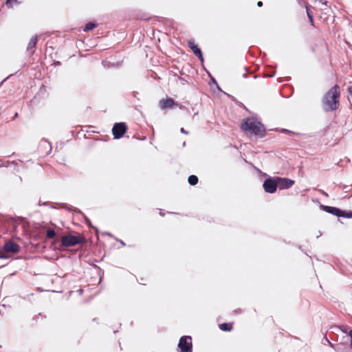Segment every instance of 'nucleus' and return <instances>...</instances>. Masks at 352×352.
Returning a JSON list of instances; mask_svg holds the SVG:
<instances>
[{"mask_svg":"<svg viewBox=\"0 0 352 352\" xmlns=\"http://www.w3.org/2000/svg\"><path fill=\"white\" fill-rule=\"evenodd\" d=\"M340 96V87L338 85L330 89L324 96L322 104L325 111L336 110L339 106Z\"/></svg>","mask_w":352,"mask_h":352,"instance_id":"1","label":"nucleus"},{"mask_svg":"<svg viewBox=\"0 0 352 352\" xmlns=\"http://www.w3.org/2000/svg\"><path fill=\"white\" fill-rule=\"evenodd\" d=\"M241 129L245 132L263 138L265 133L263 124L254 118H248L241 124Z\"/></svg>","mask_w":352,"mask_h":352,"instance_id":"2","label":"nucleus"},{"mask_svg":"<svg viewBox=\"0 0 352 352\" xmlns=\"http://www.w3.org/2000/svg\"><path fill=\"white\" fill-rule=\"evenodd\" d=\"M178 347L180 352H192V341L190 336H182L179 341Z\"/></svg>","mask_w":352,"mask_h":352,"instance_id":"3","label":"nucleus"},{"mask_svg":"<svg viewBox=\"0 0 352 352\" xmlns=\"http://www.w3.org/2000/svg\"><path fill=\"white\" fill-rule=\"evenodd\" d=\"M127 130V126L124 122L116 123L112 128V133L115 139L121 138Z\"/></svg>","mask_w":352,"mask_h":352,"instance_id":"4","label":"nucleus"},{"mask_svg":"<svg viewBox=\"0 0 352 352\" xmlns=\"http://www.w3.org/2000/svg\"><path fill=\"white\" fill-rule=\"evenodd\" d=\"M82 242V239L74 235L63 236L61 239V243L63 246L71 247L79 244Z\"/></svg>","mask_w":352,"mask_h":352,"instance_id":"5","label":"nucleus"},{"mask_svg":"<svg viewBox=\"0 0 352 352\" xmlns=\"http://www.w3.org/2000/svg\"><path fill=\"white\" fill-rule=\"evenodd\" d=\"M263 188L266 192L274 193L278 188L276 177L274 179L268 178L265 179L263 184Z\"/></svg>","mask_w":352,"mask_h":352,"instance_id":"6","label":"nucleus"},{"mask_svg":"<svg viewBox=\"0 0 352 352\" xmlns=\"http://www.w3.org/2000/svg\"><path fill=\"white\" fill-rule=\"evenodd\" d=\"M276 179L278 188L281 190L289 188L294 184V181L291 179L276 177Z\"/></svg>","mask_w":352,"mask_h":352,"instance_id":"7","label":"nucleus"},{"mask_svg":"<svg viewBox=\"0 0 352 352\" xmlns=\"http://www.w3.org/2000/svg\"><path fill=\"white\" fill-rule=\"evenodd\" d=\"M20 246L15 242L9 241L3 245V250L6 252L17 253L20 251Z\"/></svg>","mask_w":352,"mask_h":352,"instance_id":"8","label":"nucleus"},{"mask_svg":"<svg viewBox=\"0 0 352 352\" xmlns=\"http://www.w3.org/2000/svg\"><path fill=\"white\" fill-rule=\"evenodd\" d=\"M188 47L192 50L193 53L199 58L200 61H204V58L201 50L195 44L193 41L188 42Z\"/></svg>","mask_w":352,"mask_h":352,"instance_id":"9","label":"nucleus"},{"mask_svg":"<svg viewBox=\"0 0 352 352\" xmlns=\"http://www.w3.org/2000/svg\"><path fill=\"white\" fill-rule=\"evenodd\" d=\"M322 208L323 210L334 216L340 217V215H342V210L338 208L328 206H322Z\"/></svg>","mask_w":352,"mask_h":352,"instance_id":"10","label":"nucleus"},{"mask_svg":"<svg viewBox=\"0 0 352 352\" xmlns=\"http://www.w3.org/2000/svg\"><path fill=\"white\" fill-rule=\"evenodd\" d=\"M37 41H38V36H34L31 38L30 41H29V43L28 44L26 50H27V52L29 53V54L30 56H32L34 52V49L35 48V47L36 45Z\"/></svg>","mask_w":352,"mask_h":352,"instance_id":"11","label":"nucleus"},{"mask_svg":"<svg viewBox=\"0 0 352 352\" xmlns=\"http://www.w3.org/2000/svg\"><path fill=\"white\" fill-rule=\"evenodd\" d=\"M160 105L161 109H164L166 108H171L174 105H177V104L175 102L173 99L168 98L167 99L161 100L160 102Z\"/></svg>","mask_w":352,"mask_h":352,"instance_id":"12","label":"nucleus"},{"mask_svg":"<svg viewBox=\"0 0 352 352\" xmlns=\"http://www.w3.org/2000/svg\"><path fill=\"white\" fill-rule=\"evenodd\" d=\"M219 328L221 331H230L232 329V325L231 323H223L219 325Z\"/></svg>","mask_w":352,"mask_h":352,"instance_id":"13","label":"nucleus"},{"mask_svg":"<svg viewBox=\"0 0 352 352\" xmlns=\"http://www.w3.org/2000/svg\"><path fill=\"white\" fill-rule=\"evenodd\" d=\"M10 164H13L15 166H17V163L15 161H11V162H10V161H4V160L0 159V168L7 167Z\"/></svg>","mask_w":352,"mask_h":352,"instance_id":"14","label":"nucleus"},{"mask_svg":"<svg viewBox=\"0 0 352 352\" xmlns=\"http://www.w3.org/2000/svg\"><path fill=\"white\" fill-rule=\"evenodd\" d=\"M188 182L190 185L195 186L198 183V177L196 175H192L189 176Z\"/></svg>","mask_w":352,"mask_h":352,"instance_id":"15","label":"nucleus"},{"mask_svg":"<svg viewBox=\"0 0 352 352\" xmlns=\"http://www.w3.org/2000/svg\"><path fill=\"white\" fill-rule=\"evenodd\" d=\"M96 25L95 23L89 22L86 24L83 30L85 32L90 31V30H93L94 28H96Z\"/></svg>","mask_w":352,"mask_h":352,"instance_id":"16","label":"nucleus"},{"mask_svg":"<svg viewBox=\"0 0 352 352\" xmlns=\"http://www.w3.org/2000/svg\"><path fill=\"white\" fill-rule=\"evenodd\" d=\"M56 235V232L53 229L48 228L46 232V236L48 239H53Z\"/></svg>","mask_w":352,"mask_h":352,"instance_id":"17","label":"nucleus"},{"mask_svg":"<svg viewBox=\"0 0 352 352\" xmlns=\"http://www.w3.org/2000/svg\"><path fill=\"white\" fill-rule=\"evenodd\" d=\"M306 12H307V16H308L310 23L311 24V25H314V22L313 16L311 14V12L309 10V9L308 8V7H307V8H306Z\"/></svg>","mask_w":352,"mask_h":352,"instance_id":"18","label":"nucleus"},{"mask_svg":"<svg viewBox=\"0 0 352 352\" xmlns=\"http://www.w3.org/2000/svg\"><path fill=\"white\" fill-rule=\"evenodd\" d=\"M340 217L352 218V211L342 210V215H340Z\"/></svg>","mask_w":352,"mask_h":352,"instance_id":"19","label":"nucleus"},{"mask_svg":"<svg viewBox=\"0 0 352 352\" xmlns=\"http://www.w3.org/2000/svg\"><path fill=\"white\" fill-rule=\"evenodd\" d=\"M16 2V0H7L6 4L8 7H12V3Z\"/></svg>","mask_w":352,"mask_h":352,"instance_id":"20","label":"nucleus"},{"mask_svg":"<svg viewBox=\"0 0 352 352\" xmlns=\"http://www.w3.org/2000/svg\"><path fill=\"white\" fill-rule=\"evenodd\" d=\"M335 351L336 352H341V346L340 344L336 346Z\"/></svg>","mask_w":352,"mask_h":352,"instance_id":"21","label":"nucleus"},{"mask_svg":"<svg viewBox=\"0 0 352 352\" xmlns=\"http://www.w3.org/2000/svg\"><path fill=\"white\" fill-rule=\"evenodd\" d=\"M349 336L351 338V347L352 349V330L349 332Z\"/></svg>","mask_w":352,"mask_h":352,"instance_id":"22","label":"nucleus"},{"mask_svg":"<svg viewBox=\"0 0 352 352\" xmlns=\"http://www.w3.org/2000/svg\"><path fill=\"white\" fill-rule=\"evenodd\" d=\"M0 258H7V256L4 254L3 252H0Z\"/></svg>","mask_w":352,"mask_h":352,"instance_id":"23","label":"nucleus"},{"mask_svg":"<svg viewBox=\"0 0 352 352\" xmlns=\"http://www.w3.org/2000/svg\"><path fill=\"white\" fill-rule=\"evenodd\" d=\"M180 131H181V133H184V134H188V131H186L184 128H182L180 129Z\"/></svg>","mask_w":352,"mask_h":352,"instance_id":"24","label":"nucleus"},{"mask_svg":"<svg viewBox=\"0 0 352 352\" xmlns=\"http://www.w3.org/2000/svg\"><path fill=\"white\" fill-rule=\"evenodd\" d=\"M328 341V342L329 343L330 346L333 348L335 349L336 348V346L334 344H333L331 342H330L328 340H327Z\"/></svg>","mask_w":352,"mask_h":352,"instance_id":"25","label":"nucleus"},{"mask_svg":"<svg viewBox=\"0 0 352 352\" xmlns=\"http://www.w3.org/2000/svg\"><path fill=\"white\" fill-rule=\"evenodd\" d=\"M257 6H258V7H261V6H263V2H262V1H258V2L257 3Z\"/></svg>","mask_w":352,"mask_h":352,"instance_id":"26","label":"nucleus"},{"mask_svg":"<svg viewBox=\"0 0 352 352\" xmlns=\"http://www.w3.org/2000/svg\"><path fill=\"white\" fill-rule=\"evenodd\" d=\"M319 2L322 3V4H324V5H327V1H323L322 0H320Z\"/></svg>","mask_w":352,"mask_h":352,"instance_id":"27","label":"nucleus"},{"mask_svg":"<svg viewBox=\"0 0 352 352\" xmlns=\"http://www.w3.org/2000/svg\"><path fill=\"white\" fill-rule=\"evenodd\" d=\"M283 131H287V132H289V131H288V130H287V129H284V130H283ZM289 133H292V132H291V131H289Z\"/></svg>","mask_w":352,"mask_h":352,"instance_id":"28","label":"nucleus"},{"mask_svg":"<svg viewBox=\"0 0 352 352\" xmlns=\"http://www.w3.org/2000/svg\"><path fill=\"white\" fill-rule=\"evenodd\" d=\"M120 242H121V244H122L123 245H124V243L122 241H121Z\"/></svg>","mask_w":352,"mask_h":352,"instance_id":"29","label":"nucleus"},{"mask_svg":"<svg viewBox=\"0 0 352 352\" xmlns=\"http://www.w3.org/2000/svg\"><path fill=\"white\" fill-rule=\"evenodd\" d=\"M212 80H213V82H214V83H217V82L215 81V80H214V78L212 79Z\"/></svg>","mask_w":352,"mask_h":352,"instance_id":"30","label":"nucleus"}]
</instances>
